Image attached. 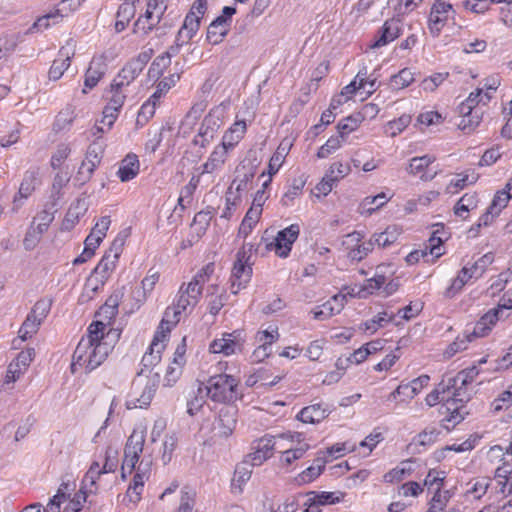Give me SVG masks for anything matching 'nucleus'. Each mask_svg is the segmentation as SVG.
<instances>
[{
    "label": "nucleus",
    "mask_w": 512,
    "mask_h": 512,
    "mask_svg": "<svg viewBox=\"0 0 512 512\" xmlns=\"http://www.w3.org/2000/svg\"><path fill=\"white\" fill-rule=\"evenodd\" d=\"M144 443V431L134 430L132 434L129 436L124 449V460L122 464V470L129 469V472H131L135 468L136 463L139 460V456L143 451Z\"/></svg>",
    "instance_id": "obj_9"
},
{
    "label": "nucleus",
    "mask_w": 512,
    "mask_h": 512,
    "mask_svg": "<svg viewBox=\"0 0 512 512\" xmlns=\"http://www.w3.org/2000/svg\"><path fill=\"white\" fill-rule=\"evenodd\" d=\"M460 121L457 123L458 128L465 134H470L479 126L484 114L483 110L469 111V113H459Z\"/></svg>",
    "instance_id": "obj_29"
},
{
    "label": "nucleus",
    "mask_w": 512,
    "mask_h": 512,
    "mask_svg": "<svg viewBox=\"0 0 512 512\" xmlns=\"http://www.w3.org/2000/svg\"><path fill=\"white\" fill-rule=\"evenodd\" d=\"M305 182L301 179L294 180L293 184L288 188L287 192L283 195L281 203L284 206H290L293 200L301 194Z\"/></svg>",
    "instance_id": "obj_58"
},
{
    "label": "nucleus",
    "mask_w": 512,
    "mask_h": 512,
    "mask_svg": "<svg viewBox=\"0 0 512 512\" xmlns=\"http://www.w3.org/2000/svg\"><path fill=\"white\" fill-rule=\"evenodd\" d=\"M40 184L39 171L37 169L27 170L20 184L18 193L14 196L12 211L17 212L27 199Z\"/></svg>",
    "instance_id": "obj_14"
},
{
    "label": "nucleus",
    "mask_w": 512,
    "mask_h": 512,
    "mask_svg": "<svg viewBox=\"0 0 512 512\" xmlns=\"http://www.w3.org/2000/svg\"><path fill=\"white\" fill-rule=\"evenodd\" d=\"M201 296L202 287L197 284V280H191L187 284L183 283L179 288L174 303L165 310L159 328H165L166 332H170L171 328L180 321L181 314L192 311Z\"/></svg>",
    "instance_id": "obj_2"
},
{
    "label": "nucleus",
    "mask_w": 512,
    "mask_h": 512,
    "mask_svg": "<svg viewBox=\"0 0 512 512\" xmlns=\"http://www.w3.org/2000/svg\"><path fill=\"white\" fill-rule=\"evenodd\" d=\"M42 235L43 233L35 228V221H32L23 240L25 250H33L40 242Z\"/></svg>",
    "instance_id": "obj_55"
},
{
    "label": "nucleus",
    "mask_w": 512,
    "mask_h": 512,
    "mask_svg": "<svg viewBox=\"0 0 512 512\" xmlns=\"http://www.w3.org/2000/svg\"><path fill=\"white\" fill-rule=\"evenodd\" d=\"M200 20L201 16L196 14L194 10H191L186 15L183 26L178 32V39L185 38L186 41L192 39L200 27Z\"/></svg>",
    "instance_id": "obj_33"
},
{
    "label": "nucleus",
    "mask_w": 512,
    "mask_h": 512,
    "mask_svg": "<svg viewBox=\"0 0 512 512\" xmlns=\"http://www.w3.org/2000/svg\"><path fill=\"white\" fill-rule=\"evenodd\" d=\"M247 125L244 120L235 121L232 126L224 133L221 146L227 150L233 149L244 137Z\"/></svg>",
    "instance_id": "obj_22"
},
{
    "label": "nucleus",
    "mask_w": 512,
    "mask_h": 512,
    "mask_svg": "<svg viewBox=\"0 0 512 512\" xmlns=\"http://www.w3.org/2000/svg\"><path fill=\"white\" fill-rule=\"evenodd\" d=\"M166 329H160L156 332L152 343L150 344V347L148 351L143 355L141 360V373L144 372V370H150L154 366H156L160 360H161V353L165 348L164 340L167 336Z\"/></svg>",
    "instance_id": "obj_12"
},
{
    "label": "nucleus",
    "mask_w": 512,
    "mask_h": 512,
    "mask_svg": "<svg viewBox=\"0 0 512 512\" xmlns=\"http://www.w3.org/2000/svg\"><path fill=\"white\" fill-rule=\"evenodd\" d=\"M329 413L330 411L323 407L322 404H313L304 407L297 415V418L303 423L315 424L325 419Z\"/></svg>",
    "instance_id": "obj_28"
},
{
    "label": "nucleus",
    "mask_w": 512,
    "mask_h": 512,
    "mask_svg": "<svg viewBox=\"0 0 512 512\" xmlns=\"http://www.w3.org/2000/svg\"><path fill=\"white\" fill-rule=\"evenodd\" d=\"M220 126V118L213 111L209 112L203 119L199 131L193 140L194 144L202 148L209 145L214 140Z\"/></svg>",
    "instance_id": "obj_11"
},
{
    "label": "nucleus",
    "mask_w": 512,
    "mask_h": 512,
    "mask_svg": "<svg viewBox=\"0 0 512 512\" xmlns=\"http://www.w3.org/2000/svg\"><path fill=\"white\" fill-rule=\"evenodd\" d=\"M400 34V20L392 18L383 24L379 38L371 45L372 48L382 47L395 40Z\"/></svg>",
    "instance_id": "obj_23"
},
{
    "label": "nucleus",
    "mask_w": 512,
    "mask_h": 512,
    "mask_svg": "<svg viewBox=\"0 0 512 512\" xmlns=\"http://www.w3.org/2000/svg\"><path fill=\"white\" fill-rule=\"evenodd\" d=\"M169 59L168 56H157L152 64L149 67L148 70V76L151 79H158L160 76H162L164 70L169 66Z\"/></svg>",
    "instance_id": "obj_56"
},
{
    "label": "nucleus",
    "mask_w": 512,
    "mask_h": 512,
    "mask_svg": "<svg viewBox=\"0 0 512 512\" xmlns=\"http://www.w3.org/2000/svg\"><path fill=\"white\" fill-rule=\"evenodd\" d=\"M123 241L116 239L110 249L104 254L98 265L94 268L92 276L97 283L103 285L110 273L115 269L116 262L122 252ZM92 281V278L88 280Z\"/></svg>",
    "instance_id": "obj_6"
},
{
    "label": "nucleus",
    "mask_w": 512,
    "mask_h": 512,
    "mask_svg": "<svg viewBox=\"0 0 512 512\" xmlns=\"http://www.w3.org/2000/svg\"><path fill=\"white\" fill-rule=\"evenodd\" d=\"M411 122L409 115H402L398 119L389 121L386 125L385 133L390 137L400 134Z\"/></svg>",
    "instance_id": "obj_54"
},
{
    "label": "nucleus",
    "mask_w": 512,
    "mask_h": 512,
    "mask_svg": "<svg viewBox=\"0 0 512 512\" xmlns=\"http://www.w3.org/2000/svg\"><path fill=\"white\" fill-rule=\"evenodd\" d=\"M479 374V369L476 366L469 367L460 371L455 377L451 378L453 382L451 385L455 387L457 384L462 386H469Z\"/></svg>",
    "instance_id": "obj_51"
},
{
    "label": "nucleus",
    "mask_w": 512,
    "mask_h": 512,
    "mask_svg": "<svg viewBox=\"0 0 512 512\" xmlns=\"http://www.w3.org/2000/svg\"><path fill=\"white\" fill-rule=\"evenodd\" d=\"M128 89L114 86V82H111L109 89L104 93V99L107 104L103 109V117L101 123L107 126V130L111 129L115 120L117 119L119 112L124 105L127 97Z\"/></svg>",
    "instance_id": "obj_4"
},
{
    "label": "nucleus",
    "mask_w": 512,
    "mask_h": 512,
    "mask_svg": "<svg viewBox=\"0 0 512 512\" xmlns=\"http://www.w3.org/2000/svg\"><path fill=\"white\" fill-rule=\"evenodd\" d=\"M177 437L175 435H167L163 441V452H162V462L164 465H167L171 459L172 454L177 446Z\"/></svg>",
    "instance_id": "obj_62"
},
{
    "label": "nucleus",
    "mask_w": 512,
    "mask_h": 512,
    "mask_svg": "<svg viewBox=\"0 0 512 512\" xmlns=\"http://www.w3.org/2000/svg\"><path fill=\"white\" fill-rule=\"evenodd\" d=\"M454 393L452 398H448L443 405V407L446 408L447 411H450L452 409V406H455V404H463L471 399L473 390L469 389L468 386H462L461 384H457L455 387H453Z\"/></svg>",
    "instance_id": "obj_37"
},
{
    "label": "nucleus",
    "mask_w": 512,
    "mask_h": 512,
    "mask_svg": "<svg viewBox=\"0 0 512 512\" xmlns=\"http://www.w3.org/2000/svg\"><path fill=\"white\" fill-rule=\"evenodd\" d=\"M229 21L226 17H217L214 19L207 29V40L213 45H217L222 42L223 38L229 32Z\"/></svg>",
    "instance_id": "obj_25"
},
{
    "label": "nucleus",
    "mask_w": 512,
    "mask_h": 512,
    "mask_svg": "<svg viewBox=\"0 0 512 512\" xmlns=\"http://www.w3.org/2000/svg\"><path fill=\"white\" fill-rule=\"evenodd\" d=\"M329 460L326 457L318 456L313 464L302 471L298 477L297 481L299 483H310L315 480L323 471L325 464Z\"/></svg>",
    "instance_id": "obj_32"
},
{
    "label": "nucleus",
    "mask_w": 512,
    "mask_h": 512,
    "mask_svg": "<svg viewBox=\"0 0 512 512\" xmlns=\"http://www.w3.org/2000/svg\"><path fill=\"white\" fill-rule=\"evenodd\" d=\"M234 185H236V180H234L230 187L228 188V191L226 193V207L223 213L221 214V218H225L227 220L231 218L234 211L236 210L237 205L240 202V198L238 196L231 197Z\"/></svg>",
    "instance_id": "obj_59"
},
{
    "label": "nucleus",
    "mask_w": 512,
    "mask_h": 512,
    "mask_svg": "<svg viewBox=\"0 0 512 512\" xmlns=\"http://www.w3.org/2000/svg\"><path fill=\"white\" fill-rule=\"evenodd\" d=\"M438 232V229L433 232L432 236L428 240V244H426L423 249L414 250L406 256V261L408 264H415L421 258H426L429 255L432 257L431 261H434L443 254L441 247L443 240L442 238L436 236Z\"/></svg>",
    "instance_id": "obj_15"
},
{
    "label": "nucleus",
    "mask_w": 512,
    "mask_h": 512,
    "mask_svg": "<svg viewBox=\"0 0 512 512\" xmlns=\"http://www.w3.org/2000/svg\"><path fill=\"white\" fill-rule=\"evenodd\" d=\"M374 249V242L370 238L367 242H359V244L354 247L353 249H350V251L347 252V257L352 262H360L363 260L372 250Z\"/></svg>",
    "instance_id": "obj_47"
},
{
    "label": "nucleus",
    "mask_w": 512,
    "mask_h": 512,
    "mask_svg": "<svg viewBox=\"0 0 512 512\" xmlns=\"http://www.w3.org/2000/svg\"><path fill=\"white\" fill-rule=\"evenodd\" d=\"M35 349L34 348H26L22 350L17 357L8 365L5 382L13 383L21 378L28 370L31 362L35 358Z\"/></svg>",
    "instance_id": "obj_10"
},
{
    "label": "nucleus",
    "mask_w": 512,
    "mask_h": 512,
    "mask_svg": "<svg viewBox=\"0 0 512 512\" xmlns=\"http://www.w3.org/2000/svg\"><path fill=\"white\" fill-rule=\"evenodd\" d=\"M252 276L251 265L234 262L231 278L239 280L238 288H245Z\"/></svg>",
    "instance_id": "obj_44"
},
{
    "label": "nucleus",
    "mask_w": 512,
    "mask_h": 512,
    "mask_svg": "<svg viewBox=\"0 0 512 512\" xmlns=\"http://www.w3.org/2000/svg\"><path fill=\"white\" fill-rule=\"evenodd\" d=\"M140 164L137 155L128 154L121 162L117 175L122 182L134 179L139 173Z\"/></svg>",
    "instance_id": "obj_26"
},
{
    "label": "nucleus",
    "mask_w": 512,
    "mask_h": 512,
    "mask_svg": "<svg viewBox=\"0 0 512 512\" xmlns=\"http://www.w3.org/2000/svg\"><path fill=\"white\" fill-rule=\"evenodd\" d=\"M479 337L480 336L473 334V330L471 332H466L462 337L458 336L445 350V356L452 357L456 353L465 350L467 348V343L471 342L474 338Z\"/></svg>",
    "instance_id": "obj_42"
},
{
    "label": "nucleus",
    "mask_w": 512,
    "mask_h": 512,
    "mask_svg": "<svg viewBox=\"0 0 512 512\" xmlns=\"http://www.w3.org/2000/svg\"><path fill=\"white\" fill-rule=\"evenodd\" d=\"M102 153V147L98 143H93L88 147L84 160L91 163L89 166L90 169H96V167L100 164Z\"/></svg>",
    "instance_id": "obj_61"
},
{
    "label": "nucleus",
    "mask_w": 512,
    "mask_h": 512,
    "mask_svg": "<svg viewBox=\"0 0 512 512\" xmlns=\"http://www.w3.org/2000/svg\"><path fill=\"white\" fill-rule=\"evenodd\" d=\"M414 81V73L408 69H402L398 74L390 79V86L394 90H401L409 86Z\"/></svg>",
    "instance_id": "obj_46"
},
{
    "label": "nucleus",
    "mask_w": 512,
    "mask_h": 512,
    "mask_svg": "<svg viewBox=\"0 0 512 512\" xmlns=\"http://www.w3.org/2000/svg\"><path fill=\"white\" fill-rule=\"evenodd\" d=\"M228 151L229 150L221 145L215 147L207 161L202 165V173L211 174L220 170L226 162Z\"/></svg>",
    "instance_id": "obj_27"
},
{
    "label": "nucleus",
    "mask_w": 512,
    "mask_h": 512,
    "mask_svg": "<svg viewBox=\"0 0 512 512\" xmlns=\"http://www.w3.org/2000/svg\"><path fill=\"white\" fill-rule=\"evenodd\" d=\"M385 265H379L376 268V274L374 277L366 281L365 289L369 293H373L375 290L380 289L386 283V276L384 275Z\"/></svg>",
    "instance_id": "obj_57"
},
{
    "label": "nucleus",
    "mask_w": 512,
    "mask_h": 512,
    "mask_svg": "<svg viewBox=\"0 0 512 512\" xmlns=\"http://www.w3.org/2000/svg\"><path fill=\"white\" fill-rule=\"evenodd\" d=\"M141 71L130 61L120 70L112 82L114 86L128 89L130 84L138 77Z\"/></svg>",
    "instance_id": "obj_31"
},
{
    "label": "nucleus",
    "mask_w": 512,
    "mask_h": 512,
    "mask_svg": "<svg viewBox=\"0 0 512 512\" xmlns=\"http://www.w3.org/2000/svg\"><path fill=\"white\" fill-rule=\"evenodd\" d=\"M159 382V374L156 373L152 379H149L140 397L127 402L130 408H145L151 403Z\"/></svg>",
    "instance_id": "obj_24"
},
{
    "label": "nucleus",
    "mask_w": 512,
    "mask_h": 512,
    "mask_svg": "<svg viewBox=\"0 0 512 512\" xmlns=\"http://www.w3.org/2000/svg\"><path fill=\"white\" fill-rule=\"evenodd\" d=\"M244 338L239 330L224 333L222 338L215 339L209 346L211 353H222L225 356L241 353L244 348Z\"/></svg>",
    "instance_id": "obj_7"
},
{
    "label": "nucleus",
    "mask_w": 512,
    "mask_h": 512,
    "mask_svg": "<svg viewBox=\"0 0 512 512\" xmlns=\"http://www.w3.org/2000/svg\"><path fill=\"white\" fill-rule=\"evenodd\" d=\"M158 103L157 100L152 99L150 96L149 99L142 104L136 118L137 126L143 127L154 116Z\"/></svg>",
    "instance_id": "obj_41"
},
{
    "label": "nucleus",
    "mask_w": 512,
    "mask_h": 512,
    "mask_svg": "<svg viewBox=\"0 0 512 512\" xmlns=\"http://www.w3.org/2000/svg\"><path fill=\"white\" fill-rule=\"evenodd\" d=\"M345 301L346 295H334L330 300L326 301L323 305L312 311L314 319L324 320L340 313L344 308Z\"/></svg>",
    "instance_id": "obj_20"
},
{
    "label": "nucleus",
    "mask_w": 512,
    "mask_h": 512,
    "mask_svg": "<svg viewBox=\"0 0 512 512\" xmlns=\"http://www.w3.org/2000/svg\"><path fill=\"white\" fill-rule=\"evenodd\" d=\"M285 434L272 436L264 435L263 437L253 441L252 452L248 455L252 466H260L269 459L275 449L280 448L279 440H284Z\"/></svg>",
    "instance_id": "obj_5"
},
{
    "label": "nucleus",
    "mask_w": 512,
    "mask_h": 512,
    "mask_svg": "<svg viewBox=\"0 0 512 512\" xmlns=\"http://www.w3.org/2000/svg\"><path fill=\"white\" fill-rule=\"evenodd\" d=\"M237 409L234 406H225L220 409L218 418L213 424L215 436L227 438L232 435L236 427Z\"/></svg>",
    "instance_id": "obj_13"
},
{
    "label": "nucleus",
    "mask_w": 512,
    "mask_h": 512,
    "mask_svg": "<svg viewBox=\"0 0 512 512\" xmlns=\"http://www.w3.org/2000/svg\"><path fill=\"white\" fill-rule=\"evenodd\" d=\"M363 120L364 116L361 113L350 115L341 120L337 125L340 136L343 138L345 135L355 131Z\"/></svg>",
    "instance_id": "obj_39"
},
{
    "label": "nucleus",
    "mask_w": 512,
    "mask_h": 512,
    "mask_svg": "<svg viewBox=\"0 0 512 512\" xmlns=\"http://www.w3.org/2000/svg\"><path fill=\"white\" fill-rule=\"evenodd\" d=\"M477 202L476 194L466 193L456 203L454 213L459 217H464L463 213L475 209L477 207Z\"/></svg>",
    "instance_id": "obj_45"
},
{
    "label": "nucleus",
    "mask_w": 512,
    "mask_h": 512,
    "mask_svg": "<svg viewBox=\"0 0 512 512\" xmlns=\"http://www.w3.org/2000/svg\"><path fill=\"white\" fill-rule=\"evenodd\" d=\"M179 79V73H173L168 77L163 78L158 82L155 92L151 95L152 99L159 102L160 99L179 81Z\"/></svg>",
    "instance_id": "obj_43"
},
{
    "label": "nucleus",
    "mask_w": 512,
    "mask_h": 512,
    "mask_svg": "<svg viewBox=\"0 0 512 512\" xmlns=\"http://www.w3.org/2000/svg\"><path fill=\"white\" fill-rule=\"evenodd\" d=\"M511 308L512 300L508 299L504 303L498 304L497 307L487 311L475 324L473 334L478 336H487L500 319L507 317V315L504 316L505 310H509Z\"/></svg>",
    "instance_id": "obj_8"
},
{
    "label": "nucleus",
    "mask_w": 512,
    "mask_h": 512,
    "mask_svg": "<svg viewBox=\"0 0 512 512\" xmlns=\"http://www.w3.org/2000/svg\"><path fill=\"white\" fill-rule=\"evenodd\" d=\"M106 329V324L102 321H95L89 325L87 335L81 338L74 351L71 364L73 372L77 366L91 372L105 361L120 337L118 330Z\"/></svg>",
    "instance_id": "obj_1"
},
{
    "label": "nucleus",
    "mask_w": 512,
    "mask_h": 512,
    "mask_svg": "<svg viewBox=\"0 0 512 512\" xmlns=\"http://www.w3.org/2000/svg\"><path fill=\"white\" fill-rule=\"evenodd\" d=\"M53 219L54 215L52 212L48 210H42L33 219V221H35V228L40 232L45 233Z\"/></svg>",
    "instance_id": "obj_63"
},
{
    "label": "nucleus",
    "mask_w": 512,
    "mask_h": 512,
    "mask_svg": "<svg viewBox=\"0 0 512 512\" xmlns=\"http://www.w3.org/2000/svg\"><path fill=\"white\" fill-rule=\"evenodd\" d=\"M218 292L219 287L217 285H211L207 289V297L211 298L209 300V312L213 315L218 314L227 301L225 291Z\"/></svg>",
    "instance_id": "obj_35"
},
{
    "label": "nucleus",
    "mask_w": 512,
    "mask_h": 512,
    "mask_svg": "<svg viewBox=\"0 0 512 512\" xmlns=\"http://www.w3.org/2000/svg\"><path fill=\"white\" fill-rule=\"evenodd\" d=\"M443 474H444L443 472H439V471H435V470L429 471V473L427 474V476L424 480V485L427 486L429 490H431V489L434 490V493L435 492L440 493V490H441V487L443 485V481L445 478V476Z\"/></svg>",
    "instance_id": "obj_60"
},
{
    "label": "nucleus",
    "mask_w": 512,
    "mask_h": 512,
    "mask_svg": "<svg viewBox=\"0 0 512 512\" xmlns=\"http://www.w3.org/2000/svg\"><path fill=\"white\" fill-rule=\"evenodd\" d=\"M86 0H61L55 7L57 17L62 21L65 17L74 13Z\"/></svg>",
    "instance_id": "obj_49"
},
{
    "label": "nucleus",
    "mask_w": 512,
    "mask_h": 512,
    "mask_svg": "<svg viewBox=\"0 0 512 512\" xmlns=\"http://www.w3.org/2000/svg\"><path fill=\"white\" fill-rule=\"evenodd\" d=\"M390 198L384 192L375 196H368L362 202L363 208H366L368 214L374 213L376 210L384 206Z\"/></svg>",
    "instance_id": "obj_52"
},
{
    "label": "nucleus",
    "mask_w": 512,
    "mask_h": 512,
    "mask_svg": "<svg viewBox=\"0 0 512 512\" xmlns=\"http://www.w3.org/2000/svg\"><path fill=\"white\" fill-rule=\"evenodd\" d=\"M51 309V301L47 299L38 300L31 311L29 312L31 315L35 316L38 320L43 322V320L47 317Z\"/></svg>",
    "instance_id": "obj_64"
},
{
    "label": "nucleus",
    "mask_w": 512,
    "mask_h": 512,
    "mask_svg": "<svg viewBox=\"0 0 512 512\" xmlns=\"http://www.w3.org/2000/svg\"><path fill=\"white\" fill-rule=\"evenodd\" d=\"M75 45L72 40L62 46L58 52L59 59H55L49 69L48 75L50 80H58L64 72L70 67L71 58L75 54Z\"/></svg>",
    "instance_id": "obj_17"
},
{
    "label": "nucleus",
    "mask_w": 512,
    "mask_h": 512,
    "mask_svg": "<svg viewBox=\"0 0 512 512\" xmlns=\"http://www.w3.org/2000/svg\"><path fill=\"white\" fill-rule=\"evenodd\" d=\"M454 10L451 4L437 1L433 4L429 16V30L433 36L437 37L444 25L446 24L449 13H453Z\"/></svg>",
    "instance_id": "obj_18"
},
{
    "label": "nucleus",
    "mask_w": 512,
    "mask_h": 512,
    "mask_svg": "<svg viewBox=\"0 0 512 512\" xmlns=\"http://www.w3.org/2000/svg\"><path fill=\"white\" fill-rule=\"evenodd\" d=\"M61 22L59 16L57 17L55 10L38 17L33 25L28 28L25 35L32 34L35 32L43 31L50 28L52 25H57Z\"/></svg>",
    "instance_id": "obj_36"
},
{
    "label": "nucleus",
    "mask_w": 512,
    "mask_h": 512,
    "mask_svg": "<svg viewBox=\"0 0 512 512\" xmlns=\"http://www.w3.org/2000/svg\"><path fill=\"white\" fill-rule=\"evenodd\" d=\"M494 261L493 253L489 252L484 254L478 260H476L471 267H468V271L473 276V278H480L488 266H490Z\"/></svg>",
    "instance_id": "obj_48"
},
{
    "label": "nucleus",
    "mask_w": 512,
    "mask_h": 512,
    "mask_svg": "<svg viewBox=\"0 0 512 512\" xmlns=\"http://www.w3.org/2000/svg\"><path fill=\"white\" fill-rule=\"evenodd\" d=\"M300 233L298 224H292L289 227L279 231L275 237L274 250L275 253L282 258H286Z\"/></svg>",
    "instance_id": "obj_16"
},
{
    "label": "nucleus",
    "mask_w": 512,
    "mask_h": 512,
    "mask_svg": "<svg viewBox=\"0 0 512 512\" xmlns=\"http://www.w3.org/2000/svg\"><path fill=\"white\" fill-rule=\"evenodd\" d=\"M511 198L512 196L507 193L506 189L497 191L489 206V212L492 213V215H499L501 210L507 206Z\"/></svg>",
    "instance_id": "obj_53"
},
{
    "label": "nucleus",
    "mask_w": 512,
    "mask_h": 512,
    "mask_svg": "<svg viewBox=\"0 0 512 512\" xmlns=\"http://www.w3.org/2000/svg\"><path fill=\"white\" fill-rule=\"evenodd\" d=\"M472 278L473 276L468 271V267H463L459 274L452 280L451 285L446 289L445 296L449 298L453 297Z\"/></svg>",
    "instance_id": "obj_40"
},
{
    "label": "nucleus",
    "mask_w": 512,
    "mask_h": 512,
    "mask_svg": "<svg viewBox=\"0 0 512 512\" xmlns=\"http://www.w3.org/2000/svg\"><path fill=\"white\" fill-rule=\"evenodd\" d=\"M300 436L301 434L286 435L285 439H289L292 443L295 441V438H297L298 445L296 447L290 446L281 452L280 464L282 467H290L295 461L301 459L310 449V445L308 443L299 441Z\"/></svg>",
    "instance_id": "obj_19"
},
{
    "label": "nucleus",
    "mask_w": 512,
    "mask_h": 512,
    "mask_svg": "<svg viewBox=\"0 0 512 512\" xmlns=\"http://www.w3.org/2000/svg\"><path fill=\"white\" fill-rule=\"evenodd\" d=\"M434 161L435 157L431 155L414 157L410 160L409 166L407 167V172L412 175H419Z\"/></svg>",
    "instance_id": "obj_50"
},
{
    "label": "nucleus",
    "mask_w": 512,
    "mask_h": 512,
    "mask_svg": "<svg viewBox=\"0 0 512 512\" xmlns=\"http://www.w3.org/2000/svg\"><path fill=\"white\" fill-rule=\"evenodd\" d=\"M491 98L492 95L489 92L483 93V89H476L459 105L458 111L459 113H469L471 110H483L480 105L486 106Z\"/></svg>",
    "instance_id": "obj_21"
},
{
    "label": "nucleus",
    "mask_w": 512,
    "mask_h": 512,
    "mask_svg": "<svg viewBox=\"0 0 512 512\" xmlns=\"http://www.w3.org/2000/svg\"><path fill=\"white\" fill-rule=\"evenodd\" d=\"M41 321L38 320L35 316L28 313L26 319L22 323L18 336L22 341H26L30 339L34 334H36L40 328Z\"/></svg>",
    "instance_id": "obj_38"
},
{
    "label": "nucleus",
    "mask_w": 512,
    "mask_h": 512,
    "mask_svg": "<svg viewBox=\"0 0 512 512\" xmlns=\"http://www.w3.org/2000/svg\"><path fill=\"white\" fill-rule=\"evenodd\" d=\"M238 386L239 381L231 375H214L207 381V395L215 402L226 404L234 403L241 398Z\"/></svg>",
    "instance_id": "obj_3"
},
{
    "label": "nucleus",
    "mask_w": 512,
    "mask_h": 512,
    "mask_svg": "<svg viewBox=\"0 0 512 512\" xmlns=\"http://www.w3.org/2000/svg\"><path fill=\"white\" fill-rule=\"evenodd\" d=\"M87 211V205L85 200L77 199L69 207L66 216L63 221V225L66 229L72 228Z\"/></svg>",
    "instance_id": "obj_34"
},
{
    "label": "nucleus",
    "mask_w": 512,
    "mask_h": 512,
    "mask_svg": "<svg viewBox=\"0 0 512 512\" xmlns=\"http://www.w3.org/2000/svg\"><path fill=\"white\" fill-rule=\"evenodd\" d=\"M400 235L401 229L396 225H392L388 226L383 232L373 234L371 239L374 242V246L386 248L394 244Z\"/></svg>",
    "instance_id": "obj_30"
}]
</instances>
